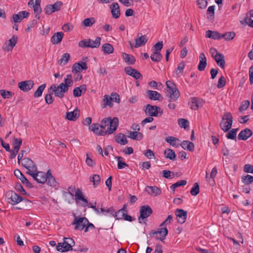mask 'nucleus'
<instances>
[{
  "label": "nucleus",
  "mask_w": 253,
  "mask_h": 253,
  "mask_svg": "<svg viewBox=\"0 0 253 253\" xmlns=\"http://www.w3.org/2000/svg\"><path fill=\"white\" fill-rule=\"evenodd\" d=\"M18 41V37L13 35L9 40L6 41L3 46V49L6 51H9L12 50Z\"/></svg>",
  "instance_id": "12"
},
{
  "label": "nucleus",
  "mask_w": 253,
  "mask_h": 253,
  "mask_svg": "<svg viewBox=\"0 0 253 253\" xmlns=\"http://www.w3.org/2000/svg\"><path fill=\"white\" fill-rule=\"evenodd\" d=\"M102 101L103 102L102 108H103L106 107V106H108L110 107L113 106V103L112 102V99H111L110 96L106 94L104 96Z\"/></svg>",
  "instance_id": "43"
},
{
  "label": "nucleus",
  "mask_w": 253,
  "mask_h": 253,
  "mask_svg": "<svg viewBox=\"0 0 253 253\" xmlns=\"http://www.w3.org/2000/svg\"><path fill=\"white\" fill-rule=\"evenodd\" d=\"M65 86H63V83H61L58 86L55 84H52L49 89L51 90L52 93H53L55 96L58 97L60 99L63 98L65 96V93L68 90L66 88Z\"/></svg>",
  "instance_id": "1"
},
{
  "label": "nucleus",
  "mask_w": 253,
  "mask_h": 253,
  "mask_svg": "<svg viewBox=\"0 0 253 253\" xmlns=\"http://www.w3.org/2000/svg\"><path fill=\"white\" fill-rule=\"evenodd\" d=\"M64 37L63 32H57L53 34L51 38V42L53 44H57L60 43Z\"/></svg>",
  "instance_id": "32"
},
{
  "label": "nucleus",
  "mask_w": 253,
  "mask_h": 253,
  "mask_svg": "<svg viewBox=\"0 0 253 253\" xmlns=\"http://www.w3.org/2000/svg\"><path fill=\"white\" fill-rule=\"evenodd\" d=\"M47 183L50 186H54L56 185V181L55 178L52 176L50 170H48L47 172Z\"/></svg>",
  "instance_id": "47"
},
{
  "label": "nucleus",
  "mask_w": 253,
  "mask_h": 253,
  "mask_svg": "<svg viewBox=\"0 0 253 253\" xmlns=\"http://www.w3.org/2000/svg\"><path fill=\"white\" fill-rule=\"evenodd\" d=\"M145 191L149 195L152 196L159 195L161 193V189L157 186H147L145 188Z\"/></svg>",
  "instance_id": "26"
},
{
  "label": "nucleus",
  "mask_w": 253,
  "mask_h": 253,
  "mask_svg": "<svg viewBox=\"0 0 253 253\" xmlns=\"http://www.w3.org/2000/svg\"><path fill=\"white\" fill-rule=\"evenodd\" d=\"M169 89V93L167 94V96L169 98V101H176L180 96V92L177 89L176 85L174 86H167Z\"/></svg>",
  "instance_id": "9"
},
{
  "label": "nucleus",
  "mask_w": 253,
  "mask_h": 253,
  "mask_svg": "<svg viewBox=\"0 0 253 253\" xmlns=\"http://www.w3.org/2000/svg\"><path fill=\"white\" fill-rule=\"evenodd\" d=\"M164 154L166 158L171 160L175 161L176 160V155L174 151L169 148L166 149L164 151Z\"/></svg>",
  "instance_id": "38"
},
{
  "label": "nucleus",
  "mask_w": 253,
  "mask_h": 253,
  "mask_svg": "<svg viewBox=\"0 0 253 253\" xmlns=\"http://www.w3.org/2000/svg\"><path fill=\"white\" fill-rule=\"evenodd\" d=\"M70 59V55L68 53L63 54L60 60H58V63L60 65H65Z\"/></svg>",
  "instance_id": "45"
},
{
  "label": "nucleus",
  "mask_w": 253,
  "mask_h": 253,
  "mask_svg": "<svg viewBox=\"0 0 253 253\" xmlns=\"http://www.w3.org/2000/svg\"><path fill=\"white\" fill-rule=\"evenodd\" d=\"M210 53L217 62L218 65L221 67V54L217 51L216 49L213 47L210 48Z\"/></svg>",
  "instance_id": "19"
},
{
  "label": "nucleus",
  "mask_w": 253,
  "mask_h": 253,
  "mask_svg": "<svg viewBox=\"0 0 253 253\" xmlns=\"http://www.w3.org/2000/svg\"><path fill=\"white\" fill-rule=\"evenodd\" d=\"M214 14V6L212 5L208 7L207 15L208 16V18L211 20L213 19Z\"/></svg>",
  "instance_id": "57"
},
{
  "label": "nucleus",
  "mask_w": 253,
  "mask_h": 253,
  "mask_svg": "<svg viewBox=\"0 0 253 253\" xmlns=\"http://www.w3.org/2000/svg\"><path fill=\"white\" fill-rule=\"evenodd\" d=\"M22 165L27 169V173L29 175L37 171V167L36 164L28 158H25L22 160Z\"/></svg>",
  "instance_id": "3"
},
{
  "label": "nucleus",
  "mask_w": 253,
  "mask_h": 253,
  "mask_svg": "<svg viewBox=\"0 0 253 253\" xmlns=\"http://www.w3.org/2000/svg\"><path fill=\"white\" fill-rule=\"evenodd\" d=\"M242 180L246 184H250L253 182V176L251 175H247L242 177Z\"/></svg>",
  "instance_id": "60"
},
{
  "label": "nucleus",
  "mask_w": 253,
  "mask_h": 253,
  "mask_svg": "<svg viewBox=\"0 0 253 253\" xmlns=\"http://www.w3.org/2000/svg\"><path fill=\"white\" fill-rule=\"evenodd\" d=\"M253 134L252 131L248 128L241 131L238 136L239 140H246L250 137Z\"/></svg>",
  "instance_id": "21"
},
{
  "label": "nucleus",
  "mask_w": 253,
  "mask_h": 253,
  "mask_svg": "<svg viewBox=\"0 0 253 253\" xmlns=\"http://www.w3.org/2000/svg\"><path fill=\"white\" fill-rule=\"evenodd\" d=\"M88 223V220L86 217H81L78 218L75 216L72 224L76 225L75 227V229L82 230L85 227L86 224Z\"/></svg>",
  "instance_id": "7"
},
{
  "label": "nucleus",
  "mask_w": 253,
  "mask_h": 253,
  "mask_svg": "<svg viewBox=\"0 0 253 253\" xmlns=\"http://www.w3.org/2000/svg\"><path fill=\"white\" fill-rule=\"evenodd\" d=\"M86 86L85 84L81 85L79 87H75L73 90V95L75 97H79L82 95L83 91L85 92Z\"/></svg>",
  "instance_id": "37"
},
{
  "label": "nucleus",
  "mask_w": 253,
  "mask_h": 253,
  "mask_svg": "<svg viewBox=\"0 0 253 253\" xmlns=\"http://www.w3.org/2000/svg\"><path fill=\"white\" fill-rule=\"evenodd\" d=\"M46 87V84H43L40 86H39L38 88V89L36 90V91L35 92L34 94V96L35 98H38L40 97L43 91L44 90V88Z\"/></svg>",
  "instance_id": "52"
},
{
  "label": "nucleus",
  "mask_w": 253,
  "mask_h": 253,
  "mask_svg": "<svg viewBox=\"0 0 253 253\" xmlns=\"http://www.w3.org/2000/svg\"><path fill=\"white\" fill-rule=\"evenodd\" d=\"M242 25H248L249 27L253 28V20L247 15L243 20L240 21Z\"/></svg>",
  "instance_id": "50"
},
{
  "label": "nucleus",
  "mask_w": 253,
  "mask_h": 253,
  "mask_svg": "<svg viewBox=\"0 0 253 253\" xmlns=\"http://www.w3.org/2000/svg\"><path fill=\"white\" fill-rule=\"evenodd\" d=\"M122 56L124 61L128 65L133 64L135 62L134 57L131 55L123 53Z\"/></svg>",
  "instance_id": "36"
},
{
  "label": "nucleus",
  "mask_w": 253,
  "mask_h": 253,
  "mask_svg": "<svg viewBox=\"0 0 253 253\" xmlns=\"http://www.w3.org/2000/svg\"><path fill=\"white\" fill-rule=\"evenodd\" d=\"M0 95L4 98H9L12 96L11 92L5 90H0Z\"/></svg>",
  "instance_id": "63"
},
{
  "label": "nucleus",
  "mask_w": 253,
  "mask_h": 253,
  "mask_svg": "<svg viewBox=\"0 0 253 253\" xmlns=\"http://www.w3.org/2000/svg\"><path fill=\"white\" fill-rule=\"evenodd\" d=\"M101 40V38L100 37H96L94 41L88 39V42L89 43V46L90 48H97L100 45V42Z\"/></svg>",
  "instance_id": "41"
},
{
  "label": "nucleus",
  "mask_w": 253,
  "mask_h": 253,
  "mask_svg": "<svg viewBox=\"0 0 253 253\" xmlns=\"http://www.w3.org/2000/svg\"><path fill=\"white\" fill-rule=\"evenodd\" d=\"M238 128H233L230 130L227 131L226 137L227 139L234 140L236 141V134Z\"/></svg>",
  "instance_id": "44"
},
{
  "label": "nucleus",
  "mask_w": 253,
  "mask_h": 253,
  "mask_svg": "<svg viewBox=\"0 0 253 253\" xmlns=\"http://www.w3.org/2000/svg\"><path fill=\"white\" fill-rule=\"evenodd\" d=\"M178 124L181 127L185 129L189 126V122L187 120L181 118L178 119Z\"/></svg>",
  "instance_id": "62"
},
{
  "label": "nucleus",
  "mask_w": 253,
  "mask_h": 253,
  "mask_svg": "<svg viewBox=\"0 0 253 253\" xmlns=\"http://www.w3.org/2000/svg\"><path fill=\"white\" fill-rule=\"evenodd\" d=\"M63 3L61 1H58L53 4H49L45 6L43 9L45 14L50 15L52 13L60 9Z\"/></svg>",
  "instance_id": "6"
},
{
  "label": "nucleus",
  "mask_w": 253,
  "mask_h": 253,
  "mask_svg": "<svg viewBox=\"0 0 253 253\" xmlns=\"http://www.w3.org/2000/svg\"><path fill=\"white\" fill-rule=\"evenodd\" d=\"M126 134L127 137L132 140H140L143 137V135L141 132H136L129 130L127 132Z\"/></svg>",
  "instance_id": "33"
},
{
  "label": "nucleus",
  "mask_w": 253,
  "mask_h": 253,
  "mask_svg": "<svg viewBox=\"0 0 253 253\" xmlns=\"http://www.w3.org/2000/svg\"><path fill=\"white\" fill-rule=\"evenodd\" d=\"M236 36V33L233 31L227 32L222 34V38L227 41H230L233 40Z\"/></svg>",
  "instance_id": "48"
},
{
  "label": "nucleus",
  "mask_w": 253,
  "mask_h": 253,
  "mask_svg": "<svg viewBox=\"0 0 253 253\" xmlns=\"http://www.w3.org/2000/svg\"><path fill=\"white\" fill-rule=\"evenodd\" d=\"M151 59L155 62H159L163 58L162 55L160 52L154 51L150 56Z\"/></svg>",
  "instance_id": "49"
},
{
  "label": "nucleus",
  "mask_w": 253,
  "mask_h": 253,
  "mask_svg": "<svg viewBox=\"0 0 253 253\" xmlns=\"http://www.w3.org/2000/svg\"><path fill=\"white\" fill-rule=\"evenodd\" d=\"M139 34H138V38L135 39V44L134 47L136 48L145 45L148 41V39L146 35H141L139 36ZM140 35H141V34H140Z\"/></svg>",
  "instance_id": "28"
},
{
  "label": "nucleus",
  "mask_w": 253,
  "mask_h": 253,
  "mask_svg": "<svg viewBox=\"0 0 253 253\" xmlns=\"http://www.w3.org/2000/svg\"><path fill=\"white\" fill-rule=\"evenodd\" d=\"M95 22V21L94 18L93 17H91L84 19L82 22V23L85 27H91Z\"/></svg>",
  "instance_id": "56"
},
{
  "label": "nucleus",
  "mask_w": 253,
  "mask_h": 253,
  "mask_svg": "<svg viewBox=\"0 0 253 253\" xmlns=\"http://www.w3.org/2000/svg\"><path fill=\"white\" fill-rule=\"evenodd\" d=\"M207 64V59L204 53H201L199 56V63L198 66V69L200 71H204Z\"/></svg>",
  "instance_id": "27"
},
{
  "label": "nucleus",
  "mask_w": 253,
  "mask_h": 253,
  "mask_svg": "<svg viewBox=\"0 0 253 253\" xmlns=\"http://www.w3.org/2000/svg\"><path fill=\"white\" fill-rule=\"evenodd\" d=\"M124 70L127 75L132 77L135 79L138 80L142 78V76L140 72L131 67H126L125 68Z\"/></svg>",
  "instance_id": "16"
},
{
  "label": "nucleus",
  "mask_w": 253,
  "mask_h": 253,
  "mask_svg": "<svg viewBox=\"0 0 253 253\" xmlns=\"http://www.w3.org/2000/svg\"><path fill=\"white\" fill-rule=\"evenodd\" d=\"M89 129L94 133L99 135H104L107 134L106 130L104 131L103 130V129L101 128V126L99 124H94L92 125L89 127Z\"/></svg>",
  "instance_id": "22"
},
{
  "label": "nucleus",
  "mask_w": 253,
  "mask_h": 253,
  "mask_svg": "<svg viewBox=\"0 0 253 253\" xmlns=\"http://www.w3.org/2000/svg\"><path fill=\"white\" fill-rule=\"evenodd\" d=\"M111 14L114 18H118L120 16V10L119 4L117 2L113 3L110 5Z\"/></svg>",
  "instance_id": "24"
},
{
  "label": "nucleus",
  "mask_w": 253,
  "mask_h": 253,
  "mask_svg": "<svg viewBox=\"0 0 253 253\" xmlns=\"http://www.w3.org/2000/svg\"><path fill=\"white\" fill-rule=\"evenodd\" d=\"M73 85V81L72 80V75L71 74H68L66 76V77L64 79V83H63V86H65L66 89L68 90L69 87L72 86Z\"/></svg>",
  "instance_id": "40"
},
{
  "label": "nucleus",
  "mask_w": 253,
  "mask_h": 253,
  "mask_svg": "<svg viewBox=\"0 0 253 253\" xmlns=\"http://www.w3.org/2000/svg\"><path fill=\"white\" fill-rule=\"evenodd\" d=\"M30 13L26 11L19 12L17 14H14L12 16L11 22L15 23H20L25 18H27Z\"/></svg>",
  "instance_id": "13"
},
{
  "label": "nucleus",
  "mask_w": 253,
  "mask_h": 253,
  "mask_svg": "<svg viewBox=\"0 0 253 253\" xmlns=\"http://www.w3.org/2000/svg\"><path fill=\"white\" fill-rule=\"evenodd\" d=\"M75 196L76 203H78L81 200L83 202V204H82V206L85 207L88 206V201L84 197L83 193L80 189H78L76 190Z\"/></svg>",
  "instance_id": "20"
},
{
  "label": "nucleus",
  "mask_w": 253,
  "mask_h": 253,
  "mask_svg": "<svg viewBox=\"0 0 253 253\" xmlns=\"http://www.w3.org/2000/svg\"><path fill=\"white\" fill-rule=\"evenodd\" d=\"M47 173L41 171H38L37 169V171L32 173L30 175L32 176L33 179L35 180L37 182L39 183H44L47 180Z\"/></svg>",
  "instance_id": "10"
},
{
  "label": "nucleus",
  "mask_w": 253,
  "mask_h": 253,
  "mask_svg": "<svg viewBox=\"0 0 253 253\" xmlns=\"http://www.w3.org/2000/svg\"><path fill=\"white\" fill-rule=\"evenodd\" d=\"M185 67V63L184 61H181L178 65V67L175 69V72L177 76L179 77L182 75Z\"/></svg>",
  "instance_id": "51"
},
{
  "label": "nucleus",
  "mask_w": 253,
  "mask_h": 253,
  "mask_svg": "<svg viewBox=\"0 0 253 253\" xmlns=\"http://www.w3.org/2000/svg\"><path fill=\"white\" fill-rule=\"evenodd\" d=\"M140 215L138 217L139 223H145L143 220L148 218L153 212L151 208L148 205L142 206L140 209Z\"/></svg>",
  "instance_id": "4"
},
{
  "label": "nucleus",
  "mask_w": 253,
  "mask_h": 253,
  "mask_svg": "<svg viewBox=\"0 0 253 253\" xmlns=\"http://www.w3.org/2000/svg\"><path fill=\"white\" fill-rule=\"evenodd\" d=\"M116 141L121 145H125L127 143V140L124 134L120 133L116 136Z\"/></svg>",
  "instance_id": "46"
},
{
  "label": "nucleus",
  "mask_w": 253,
  "mask_h": 253,
  "mask_svg": "<svg viewBox=\"0 0 253 253\" xmlns=\"http://www.w3.org/2000/svg\"><path fill=\"white\" fill-rule=\"evenodd\" d=\"M56 249L58 251L62 253L73 250V248L71 247V246L68 245L64 240L63 242L59 243L57 244L56 246Z\"/></svg>",
  "instance_id": "23"
},
{
  "label": "nucleus",
  "mask_w": 253,
  "mask_h": 253,
  "mask_svg": "<svg viewBox=\"0 0 253 253\" xmlns=\"http://www.w3.org/2000/svg\"><path fill=\"white\" fill-rule=\"evenodd\" d=\"M6 195L8 196L7 202L12 205H15L23 200L21 196L13 191L8 192Z\"/></svg>",
  "instance_id": "5"
},
{
  "label": "nucleus",
  "mask_w": 253,
  "mask_h": 253,
  "mask_svg": "<svg viewBox=\"0 0 253 253\" xmlns=\"http://www.w3.org/2000/svg\"><path fill=\"white\" fill-rule=\"evenodd\" d=\"M22 143V140L21 138H13L12 144L13 145V149L16 150L17 151H19L20 146L21 145Z\"/></svg>",
  "instance_id": "53"
},
{
  "label": "nucleus",
  "mask_w": 253,
  "mask_h": 253,
  "mask_svg": "<svg viewBox=\"0 0 253 253\" xmlns=\"http://www.w3.org/2000/svg\"><path fill=\"white\" fill-rule=\"evenodd\" d=\"M223 120H226V121L224 123L222 130L224 132H227L231 128L232 125L233 117L232 115L229 112L225 113L222 116V121Z\"/></svg>",
  "instance_id": "11"
},
{
  "label": "nucleus",
  "mask_w": 253,
  "mask_h": 253,
  "mask_svg": "<svg viewBox=\"0 0 253 253\" xmlns=\"http://www.w3.org/2000/svg\"><path fill=\"white\" fill-rule=\"evenodd\" d=\"M146 93L151 100L161 101L163 99L161 94L156 91L149 90L146 91Z\"/></svg>",
  "instance_id": "25"
},
{
  "label": "nucleus",
  "mask_w": 253,
  "mask_h": 253,
  "mask_svg": "<svg viewBox=\"0 0 253 253\" xmlns=\"http://www.w3.org/2000/svg\"><path fill=\"white\" fill-rule=\"evenodd\" d=\"M206 37L213 40H219L221 39V35L216 31L208 30L206 32Z\"/></svg>",
  "instance_id": "34"
},
{
  "label": "nucleus",
  "mask_w": 253,
  "mask_h": 253,
  "mask_svg": "<svg viewBox=\"0 0 253 253\" xmlns=\"http://www.w3.org/2000/svg\"><path fill=\"white\" fill-rule=\"evenodd\" d=\"M168 234V230L166 227H162L158 231H151L150 233V236L151 237H154L155 235H161L163 238H165V237Z\"/></svg>",
  "instance_id": "29"
},
{
  "label": "nucleus",
  "mask_w": 253,
  "mask_h": 253,
  "mask_svg": "<svg viewBox=\"0 0 253 253\" xmlns=\"http://www.w3.org/2000/svg\"><path fill=\"white\" fill-rule=\"evenodd\" d=\"M144 111L146 115L151 117H159L162 116L163 113V110L160 107L150 104L146 106Z\"/></svg>",
  "instance_id": "2"
},
{
  "label": "nucleus",
  "mask_w": 253,
  "mask_h": 253,
  "mask_svg": "<svg viewBox=\"0 0 253 253\" xmlns=\"http://www.w3.org/2000/svg\"><path fill=\"white\" fill-rule=\"evenodd\" d=\"M115 159H116L118 160V168L119 169H122L124 168L125 167H127L128 165L124 162H122L120 161L121 159H122L123 158L120 156H116L115 157Z\"/></svg>",
  "instance_id": "61"
},
{
  "label": "nucleus",
  "mask_w": 253,
  "mask_h": 253,
  "mask_svg": "<svg viewBox=\"0 0 253 253\" xmlns=\"http://www.w3.org/2000/svg\"><path fill=\"white\" fill-rule=\"evenodd\" d=\"M114 47L110 43H105L102 46V50L105 54H111L114 52Z\"/></svg>",
  "instance_id": "42"
},
{
  "label": "nucleus",
  "mask_w": 253,
  "mask_h": 253,
  "mask_svg": "<svg viewBox=\"0 0 253 253\" xmlns=\"http://www.w3.org/2000/svg\"><path fill=\"white\" fill-rule=\"evenodd\" d=\"M197 3L201 9L206 8L208 4L207 0H197Z\"/></svg>",
  "instance_id": "64"
},
{
  "label": "nucleus",
  "mask_w": 253,
  "mask_h": 253,
  "mask_svg": "<svg viewBox=\"0 0 253 253\" xmlns=\"http://www.w3.org/2000/svg\"><path fill=\"white\" fill-rule=\"evenodd\" d=\"M109 126L108 127L106 132L107 134H111L115 131L119 125V120L117 117H114L113 119L110 120Z\"/></svg>",
  "instance_id": "18"
},
{
  "label": "nucleus",
  "mask_w": 253,
  "mask_h": 253,
  "mask_svg": "<svg viewBox=\"0 0 253 253\" xmlns=\"http://www.w3.org/2000/svg\"><path fill=\"white\" fill-rule=\"evenodd\" d=\"M200 188L197 182L194 184V186L190 191V194L193 196H196L199 193Z\"/></svg>",
  "instance_id": "58"
},
{
  "label": "nucleus",
  "mask_w": 253,
  "mask_h": 253,
  "mask_svg": "<svg viewBox=\"0 0 253 253\" xmlns=\"http://www.w3.org/2000/svg\"><path fill=\"white\" fill-rule=\"evenodd\" d=\"M180 145L184 150L192 152L194 150V144L193 142L190 141L184 140L181 142Z\"/></svg>",
  "instance_id": "35"
},
{
  "label": "nucleus",
  "mask_w": 253,
  "mask_h": 253,
  "mask_svg": "<svg viewBox=\"0 0 253 253\" xmlns=\"http://www.w3.org/2000/svg\"><path fill=\"white\" fill-rule=\"evenodd\" d=\"M175 214L177 217V221L180 223H184L187 218V211L182 209H176L175 211Z\"/></svg>",
  "instance_id": "17"
},
{
  "label": "nucleus",
  "mask_w": 253,
  "mask_h": 253,
  "mask_svg": "<svg viewBox=\"0 0 253 253\" xmlns=\"http://www.w3.org/2000/svg\"><path fill=\"white\" fill-rule=\"evenodd\" d=\"M34 83L32 80L22 81L18 84L19 88L24 92L31 90L34 86Z\"/></svg>",
  "instance_id": "15"
},
{
  "label": "nucleus",
  "mask_w": 253,
  "mask_h": 253,
  "mask_svg": "<svg viewBox=\"0 0 253 253\" xmlns=\"http://www.w3.org/2000/svg\"><path fill=\"white\" fill-rule=\"evenodd\" d=\"M186 183H187V181L185 180H180V181H178L176 182V183L172 184L170 186V188L171 190L174 191L175 189L176 188H177L180 186H184L186 184Z\"/></svg>",
  "instance_id": "55"
},
{
  "label": "nucleus",
  "mask_w": 253,
  "mask_h": 253,
  "mask_svg": "<svg viewBox=\"0 0 253 253\" xmlns=\"http://www.w3.org/2000/svg\"><path fill=\"white\" fill-rule=\"evenodd\" d=\"M100 177L98 174H93L92 177L90 178V181L93 182V186L97 187L100 182Z\"/></svg>",
  "instance_id": "54"
},
{
  "label": "nucleus",
  "mask_w": 253,
  "mask_h": 253,
  "mask_svg": "<svg viewBox=\"0 0 253 253\" xmlns=\"http://www.w3.org/2000/svg\"><path fill=\"white\" fill-rule=\"evenodd\" d=\"M87 69V64L84 61H79L73 65L72 72L73 73H78Z\"/></svg>",
  "instance_id": "14"
},
{
  "label": "nucleus",
  "mask_w": 253,
  "mask_h": 253,
  "mask_svg": "<svg viewBox=\"0 0 253 253\" xmlns=\"http://www.w3.org/2000/svg\"><path fill=\"white\" fill-rule=\"evenodd\" d=\"M250 104L249 100H245L241 102V105L239 108V111L242 112L247 109Z\"/></svg>",
  "instance_id": "59"
},
{
  "label": "nucleus",
  "mask_w": 253,
  "mask_h": 253,
  "mask_svg": "<svg viewBox=\"0 0 253 253\" xmlns=\"http://www.w3.org/2000/svg\"><path fill=\"white\" fill-rule=\"evenodd\" d=\"M203 104V100L197 98H191V101L189 103L190 108L192 110H197L199 108L201 107Z\"/></svg>",
  "instance_id": "30"
},
{
  "label": "nucleus",
  "mask_w": 253,
  "mask_h": 253,
  "mask_svg": "<svg viewBox=\"0 0 253 253\" xmlns=\"http://www.w3.org/2000/svg\"><path fill=\"white\" fill-rule=\"evenodd\" d=\"M166 141L169 143L172 146L177 147L179 145V140L173 136H168L165 139Z\"/></svg>",
  "instance_id": "39"
},
{
  "label": "nucleus",
  "mask_w": 253,
  "mask_h": 253,
  "mask_svg": "<svg viewBox=\"0 0 253 253\" xmlns=\"http://www.w3.org/2000/svg\"><path fill=\"white\" fill-rule=\"evenodd\" d=\"M80 116V111L77 108L73 111L67 112L66 114V119L69 121H75Z\"/></svg>",
  "instance_id": "31"
},
{
  "label": "nucleus",
  "mask_w": 253,
  "mask_h": 253,
  "mask_svg": "<svg viewBox=\"0 0 253 253\" xmlns=\"http://www.w3.org/2000/svg\"><path fill=\"white\" fill-rule=\"evenodd\" d=\"M41 1V0H30L28 3L29 6H33L34 13L35 14V17L38 19H40V15L42 12Z\"/></svg>",
  "instance_id": "8"
}]
</instances>
